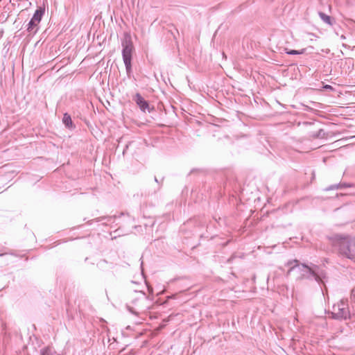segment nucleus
<instances>
[{"mask_svg":"<svg viewBox=\"0 0 355 355\" xmlns=\"http://www.w3.org/2000/svg\"><path fill=\"white\" fill-rule=\"evenodd\" d=\"M289 267L286 275L288 276L292 271L298 269L300 272H306L303 273L302 278L308 279H314L318 284H324V280L327 278V274L324 270L322 269L318 265L311 264L309 266L306 263H300L297 259L289 260L285 264Z\"/></svg>","mask_w":355,"mask_h":355,"instance_id":"1","label":"nucleus"},{"mask_svg":"<svg viewBox=\"0 0 355 355\" xmlns=\"http://www.w3.org/2000/svg\"><path fill=\"white\" fill-rule=\"evenodd\" d=\"M94 222H102V225L104 226L110 225L111 227H113V223H116V225H120L119 227L114 230V233L119 232L117 236H120L121 233L122 234H126L128 232H123L121 230L122 227L125 226L126 225H131L132 227H136L135 225H133L135 223V218L130 216L128 214L121 213L120 215H113V216H103L101 217L96 218L88 221L89 225H92Z\"/></svg>","mask_w":355,"mask_h":355,"instance_id":"2","label":"nucleus"},{"mask_svg":"<svg viewBox=\"0 0 355 355\" xmlns=\"http://www.w3.org/2000/svg\"><path fill=\"white\" fill-rule=\"evenodd\" d=\"M331 239L339 257L352 260L355 259V238L338 234Z\"/></svg>","mask_w":355,"mask_h":355,"instance_id":"3","label":"nucleus"},{"mask_svg":"<svg viewBox=\"0 0 355 355\" xmlns=\"http://www.w3.org/2000/svg\"><path fill=\"white\" fill-rule=\"evenodd\" d=\"M121 55L123 61H132L133 53L135 52V46L132 40V37L129 33H124L121 40Z\"/></svg>","mask_w":355,"mask_h":355,"instance_id":"4","label":"nucleus"},{"mask_svg":"<svg viewBox=\"0 0 355 355\" xmlns=\"http://www.w3.org/2000/svg\"><path fill=\"white\" fill-rule=\"evenodd\" d=\"M132 100L135 102L142 112L148 111V112L150 113L153 109L150 107L148 101H146L139 93H136L133 96Z\"/></svg>","mask_w":355,"mask_h":355,"instance_id":"5","label":"nucleus"},{"mask_svg":"<svg viewBox=\"0 0 355 355\" xmlns=\"http://www.w3.org/2000/svg\"><path fill=\"white\" fill-rule=\"evenodd\" d=\"M234 184V182L230 180L227 178H223L220 184L218 185V193L220 195H222L223 193H225V191H230L233 189V185Z\"/></svg>","mask_w":355,"mask_h":355,"instance_id":"6","label":"nucleus"},{"mask_svg":"<svg viewBox=\"0 0 355 355\" xmlns=\"http://www.w3.org/2000/svg\"><path fill=\"white\" fill-rule=\"evenodd\" d=\"M332 318L336 320H347L349 318V309L336 307V311L332 312Z\"/></svg>","mask_w":355,"mask_h":355,"instance_id":"7","label":"nucleus"},{"mask_svg":"<svg viewBox=\"0 0 355 355\" xmlns=\"http://www.w3.org/2000/svg\"><path fill=\"white\" fill-rule=\"evenodd\" d=\"M62 121L66 128L69 130H74L76 128V125L72 121L71 116L68 112L63 114Z\"/></svg>","mask_w":355,"mask_h":355,"instance_id":"8","label":"nucleus"},{"mask_svg":"<svg viewBox=\"0 0 355 355\" xmlns=\"http://www.w3.org/2000/svg\"><path fill=\"white\" fill-rule=\"evenodd\" d=\"M318 15L320 18L327 24H328L330 26H332L334 24H336V19L330 16L327 15L326 13L323 12H318Z\"/></svg>","mask_w":355,"mask_h":355,"instance_id":"9","label":"nucleus"},{"mask_svg":"<svg viewBox=\"0 0 355 355\" xmlns=\"http://www.w3.org/2000/svg\"><path fill=\"white\" fill-rule=\"evenodd\" d=\"M44 13H45V7L44 6H39L35 10L32 17L33 18V20H36L37 21V23H40Z\"/></svg>","mask_w":355,"mask_h":355,"instance_id":"10","label":"nucleus"},{"mask_svg":"<svg viewBox=\"0 0 355 355\" xmlns=\"http://www.w3.org/2000/svg\"><path fill=\"white\" fill-rule=\"evenodd\" d=\"M97 266L102 270L111 269L113 268L114 264L113 263H109L105 259H102L97 263Z\"/></svg>","mask_w":355,"mask_h":355,"instance_id":"11","label":"nucleus"},{"mask_svg":"<svg viewBox=\"0 0 355 355\" xmlns=\"http://www.w3.org/2000/svg\"><path fill=\"white\" fill-rule=\"evenodd\" d=\"M39 24L40 23H37V21L36 20H33V18L31 17V20L29 21V22L27 24V27H26L27 32H28V33L33 32L34 28H37Z\"/></svg>","mask_w":355,"mask_h":355,"instance_id":"12","label":"nucleus"},{"mask_svg":"<svg viewBox=\"0 0 355 355\" xmlns=\"http://www.w3.org/2000/svg\"><path fill=\"white\" fill-rule=\"evenodd\" d=\"M286 53L291 55H302L306 52V49H302L300 50L288 49L285 50Z\"/></svg>","mask_w":355,"mask_h":355,"instance_id":"13","label":"nucleus"},{"mask_svg":"<svg viewBox=\"0 0 355 355\" xmlns=\"http://www.w3.org/2000/svg\"><path fill=\"white\" fill-rule=\"evenodd\" d=\"M127 76L129 78L132 77V61H123Z\"/></svg>","mask_w":355,"mask_h":355,"instance_id":"14","label":"nucleus"},{"mask_svg":"<svg viewBox=\"0 0 355 355\" xmlns=\"http://www.w3.org/2000/svg\"><path fill=\"white\" fill-rule=\"evenodd\" d=\"M336 307L349 309L348 308V300L343 299L339 302H338L337 304H334L333 306V309L334 311H336Z\"/></svg>","mask_w":355,"mask_h":355,"instance_id":"15","label":"nucleus"},{"mask_svg":"<svg viewBox=\"0 0 355 355\" xmlns=\"http://www.w3.org/2000/svg\"><path fill=\"white\" fill-rule=\"evenodd\" d=\"M40 355H55V352L51 347H46L40 350Z\"/></svg>","mask_w":355,"mask_h":355,"instance_id":"16","label":"nucleus"},{"mask_svg":"<svg viewBox=\"0 0 355 355\" xmlns=\"http://www.w3.org/2000/svg\"><path fill=\"white\" fill-rule=\"evenodd\" d=\"M315 138H324L325 136V132L323 129H320L315 134L313 135Z\"/></svg>","mask_w":355,"mask_h":355,"instance_id":"17","label":"nucleus"},{"mask_svg":"<svg viewBox=\"0 0 355 355\" xmlns=\"http://www.w3.org/2000/svg\"><path fill=\"white\" fill-rule=\"evenodd\" d=\"M338 185H339L338 189L350 188L353 187L352 184L346 182H340L338 183Z\"/></svg>","mask_w":355,"mask_h":355,"instance_id":"18","label":"nucleus"},{"mask_svg":"<svg viewBox=\"0 0 355 355\" xmlns=\"http://www.w3.org/2000/svg\"><path fill=\"white\" fill-rule=\"evenodd\" d=\"M215 220L218 223L220 226H222L223 225H225V219L222 218L220 217H218V218H216V217L214 218Z\"/></svg>","mask_w":355,"mask_h":355,"instance_id":"19","label":"nucleus"},{"mask_svg":"<svg viewBox=\"0 0 355 355\" xmlns=\"http://www.w3.org/2000/svg\"><path fill=\"white\" fill-rule=\"evenodd\" d=\"M132 143V141H129L128 144H125V147L123 149V152H122L123 156L125 155L127 150L128 149L130 145H131Z\"/></svg>","mask_w":355,"mask_h":355,"instance_id":"20","label":"nucleus"},{"mask_svg":"<svg viewBox=\"0 0 355 355\" xmlns=\"http://www.w3.org/2000/svg\"><path fill=\"white\" fill-rule=\"evenodd\" d=\"M132 143V141H129L128 144H125V147L123 149V152H122L123 156L125 155L127 150L128 149L130 145H131Z\"/></svg>","mask_w":355,"mask_h":355,"instance_id":"21","label":"nucleus"},{"mask_svg":"<svg viewBox=\"0 0 355 355\" xmlns=\"http://www.w3.org/2000/svg\"><path fill=\"white\" fill-rule=\"evenodd\" d=\"M322 88L324 90L334 91V88L330 85H324Z\"/></svg>","mask_w":355,"mask_h":355,"instance_id":"22","label":"nucleus"},{"mask_svg":"<svg viewBox=\"0 0 355 355\" xmlns=\"http://www.w3.org/2000/svg\"><path fill=\"white\" fill-rule=\"evenodd\" d=\"M338 187H339V185H338V184H332V185L329 186L328 188H327L326 190L329 191V190H332V189H338Z\"/></svg>","mask_w":355,"mask_h":355,"instance_id":"23","label":"nucleus"},{"mask_svg":"<svg viewBox=\"0 0 355 355\" xmlns=\"http://www.w3.org/2000/svg\"><path fill=\"white\" fill-rule=\"evenodd\" d=\"M5 254H10V255H12V256H15V257H17L18 256L15 252H10L0 253V257H3Z\"/></svg>","mask_w":355,"mask_h":355,"instance_id":"24","label":"nucleus"},{"mask_svg":"<svg viewBox=\"0 0 355 355\" xmlns=\"http://www.w3.org/2000/svg\"><path fill=\"white\" fill-rule=\"evenodd\" d=\"M139 293L142 295L144 300H146L148 299V297L146 295V293L144 291H139Z\"/></svg>","mask_w":355,"mask_h":355,"instance_id":"25","label":"nucleus"},{"mask_svg":"<svg viewBox=\"0 0 355 355\" xmlns=\"http://www.w3.org/2000/svg\"><path fill=\"white\" fill-rule=\"evenodd\" d=\"M128 311L134 314H137L134 311L133 309L130 306H128Z\"/></svg>","mask_w":355,"mask_h":355,"instance_id":"26","label":"nucleus"},{"mask_svg":"<svg viewBox=\"0 0 355 355\" xmlns=\"http://www.w3.org/2000/svg\"><path fill=\"white\" fill-rule=\"evenodd\" d=\"M147 287H148V292L150 293H153V288L150 287L149 286L147 285Z\"/></svg>","mask_w":355,"mask_h":355,"instance_id":"27","label":"nucleus"},{"mask_svg":"<svg viewBox=\"0 0 355 355\" xmlns=\"http://www.w3.org/2000/svg\"><path fill=\"white\" fill-rule=\"evenodd\" d=\"M110 341H113L114 342H116V339L115 338H110V337H108V342Z\"/></svg>","mask_w":355,"mask_h":355,"instance_id":"28","label":"nucleus"},{"mask_svg":"<svg viewBox=\"0 0 355 355\" xmlns=\"http://www.w3.org/2000/svg\"><path fill=\"white\" fill-rule=\"evenodd\" d=\"M62 242L60 241H58L56 242H55V245H58L59 244H60Z\"/></svg>","mask_w":355,"mask_h":355,"instance_id":"29","label":"nucleus"},{"mask_svg":"<svg viewBox=\"0 0 355 355\" xmlns=\"http://www.w3.org/2000/svg\"><path fill=\"white\" fill-rule=\"evenodd\" d=\"M143 261L141 262V273L143 274Z\"/></svg>","mask_w":355,"mask_h":355,"instance_id":"30","label":"nucleus"},{"mask_svg":"<svg viewBox=\"0 0 355 355\" xmlns=\"http://www.w3.org/2000/svg\"><path fill=\"white\" fill-rule=\"evenodd\" d=\"M352 295H355V288H353L352 291Z\"/></svg>","mask_w":355,"mask_h":355,"instance_id":"31","label":"nucleus"},{"mask_svg":"<svg viewBox=\"0 0 355 355\" xmlns=\"http://www.w3.org/2000/svg\"><path fill=\"white\" fill-rule=\"evenodd\" d=\"M155 181L156 182H157V183L159 182H158V180H157V178L156 177H155Z\"/></svg>","mask_w":355,"mask_h":355,"instance_id":"32","label":"nucleus"},{"mask_svg":"<svg viewBox=\"0 0 355 355\" xmlns=\"http://www.w3.org/2000/svg\"><path fill=\"white\" fill-rule=\"evenodd\" d=\"M341 38H342V39H345V37L344 35H342V36H341Z\"/></svg>","mask_w":355,"mask_h":355,"instance_id":"33","label":"nucleus"},{"mask_svg":"<svg viewBox=\"0 0 355 355\" xmlns=\"http://www.w3.org/2000/svg\"><path fill=\"white\" fill-rule=\"evenodd\" d=\"M309 35L315 36V35L313 33H309Z\"/></svg>","mask_w":355,"mask_h":355,"instance_id":"34","label":"nucleus"},{"mask_svg":"<svg viewBox=\"0 0 355 355\" xmlns=\"http://www.w3.org/2000/svg\"><path fill=\"white\" fill-rule=\"evenodd\" d=\"M117 236H114V237H112V239H116Z\"/></svg>","mask_w":355,"mask_h":355,"instance_id":"35","label":"nucleus"}]
</instances>
